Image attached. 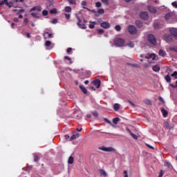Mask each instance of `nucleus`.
I'll use <instances>...</instances> for the list:
<instances>
[{"instance_id":"nucleus-7","label":"nucleus","mask_w":177,"mask_h":177,"mask_svg":"<svg viewBox=\"0 0 177 177\" xmlns=\"http://www.w3.org/2000/svg\"><path fill=\"white\" fill-rule=\"evenodd\" d=\"M98 149L99 150H102V151H107V152L115 151V149L111 147H106L104 146H102V147H100Z\"/></svg>"},{"instance_id":"nucleus-49","label":"nucleus","mask_w":177,"mask_h":177,"mask_svg":"<svg viewBox=\"0 0 177 177\" xmlns=\"http://www.w3.org/2000/svg\"><path fill=\"white\" fill-rule=\"evenodd\" d=\"M92 114L94 117H99V113L97 111L92 112Z\"/></svg>"},{"instance_id":"nucleus-35","label":"nucleus","mask_w":177,"mask_h":177,"mask_svg":"<svg viewBox=\"0 0 177 177\" xmlns=\"http://www.w3.org/2000/svg\"><path fill=\"white\" fill-rule=\"evenodd\" d=\"M50 15H55V14L57 13V10H56L55 8H53L50 10Z\"/></svg>"},{"instance_id":"nucleus-18","label":"nucleus","mask_w":177,"mask_h":177,"mask_svg":"<svg viewBox=\"0 0 177 177\" xmlns=\"http://www.w3.org/2000/svg\"><path fill=\"white\" fill-rule=\"evenodd\" d=\"M147 8H148L149 10L151 12V13H155L156 8H154V7H153L151 6H148Z\"/></svg>"},{"instance_id":"nucleus-5","label":"nucleus","mask_w":177,"mask_h":177,"mask_svg":"<svg viewBox=\"0 0 177 177\" xmlns=\"http://www.w3.org/2000/svg\"><path fill=\"white\" fill-rule=\"evenodd\" d=\"M76 19L77 20V26L78 28H82V30H86V25H85V24H82V21L78 17H76Z\"/></svg>"},{"instance_id":"nucleus-26","label":"nucleus","mask_w":177,"mask_h":177,"mask_svg":"<svg viewBox=\"0 0 177 177\" xmlns=\"http://www.w3.org/2000/svg\"><path fill=\"white\" fill-rule=\"evenodd\" d=\"M41 155H35L34 156V161L35 162H37L39 158H41Z\"/></svg>"},{"instance_id":"nucleus-47","label":"nucleus","mask_w":177,"mask_h":177,"mask_svg":"<svg viewBox=\"0 0 177 177\" xmlns=\"http://www.w3.org/2000/svg\"><path fill=\"white\" fill-rule=\"evenodd\" d=\"M171 77H174L176 80H177V71L174 72V73L171 75Z\"/></svg>"},{"instance_id":"nucleus-14","label":"nucleus","mask_w":177,"mask_h":177,"mask_svg":"<svg viewBox=\"0 0 177 177\" xmlns=\"http://www.w3.org/2000/svg\"><path fill=\"white\" fill-rule=\"evenodd\" d=\"M80 138V133H77V134H73L71 136V138L69 140H75V139Z\"/></svg>"},{"instance_id":"nucleus-57","label":"nucleus","mask_w":177,"mask_h":177,"mask_svg":"<svg viewBox=\"0 0 177 177\" xmlns=\"http://www.w3.org/2000/svg\"><path fill=\"white\" fill-rule=\"evenodd\" d=\"M51 23L53 24H57V20L56 19H54L52 20Z\"/></svg>"},{"instance_id":"nucleus-63","label":"nucleus","mask_w":177,"mask_h":177,"mask_svg":"<svg viewBox=\"0 0 177 177\" xmlns=\"http://www.w3.org/2000/svg\"><path fill=\"white\" fill-rule=\"evenodd\" d=\"M15 26H16V24H15V23L11 24V28H15Z\"/></svg>"},{"instance_id":"nucleus-58","label":"nucleus","mask_w":177,"mask_h":177,"mask_svg":"<svg viewBox=\"0 0 177 177\" xmlns=\"http://www.w3.org/2000/svg\"><path fill=\"white\" fill-rule=\"evenodd\" d=\"M13 21H15V23H19V18L15 17V18L13 19Z\"/></svg>"},{"instance_id":"nucleus-60","label":"nucleus","mask_w":177,"mask_h":177,"mask_svg":"<svg viewBox=\"0 0 177 177\" xmlns=\"http://www.w3.org/2000/svg\"><path fill=\"white\" fill-rule=\"evenodd\" d=\"M147 147H149V149H152L153 150H154V147L151 146V145H149V144H147Z\"/></svg>"},{"instance_id":"nucleus-8","label":"nucleus","mask_w":177,"mask_h":177,"mask_svg":"<svg viewBox=\"0 0 177 177\" xmlns=\"http://www.w3.org/2000/svg\"><path fill=\"white\" fill-rule=\"evenodd\" d=\"M140 17L142 20H147L149 19V13L147 12H142L140 14Z\"/></svg>"},{"instance_id":"nucleus-4","label":"nucleus","mask_w":177,"mask_h":177,"mask_svg":"<svg viewBox=\"0 0 177 177\" xmlns=\"http://www.w3.org/2000/svg\"><path fill=\"white\" fill-rule=\"evenodd\" d=\"M128 31L131 35H135V34H137L138 32V29H136V27H135L134 26L129 25L128 26Z\"/></svg>"},{"instance_id":"nucleus-59","label":"nucleus","mask_w":177,"mask_h":177,"mask_svg":"<svg viewBox=\"0 0 177 177\" xmlns=\"http://www.w3.org/2000/svg\"><path fill=\"white\" fill-rule=\"evenodd\" d=\"M24 23H25L26 24H28V18H25L24 19Z\"/></svg>"},{"instance_id":"nucleus-33","label":"nucleus","mask_w":177,"mask_h":177,"mask_svg":"<svg viewBox=\"0 0 177 177\" xmlns=\"http://www.w3.org/2000/svg\"><path fill=\"white\" fill-rule=\"evenodd\" d=\"M129 133H130V135H131V136L133 138V139H138V136H136V134H135V133H132V132H131V131H129Z\"/></svg>"},{"instance_id":"nucleus-21","label":"nucleus","mask_w":177,"mask_h":177,"mask_svg":"<svg viewBox=\"0 0 177 177\" xmlns=\"http://www.w3.org/2000/svg\"><path fill=\"white\" fill-rule=\"evenodd\" d=\"M169 50H171L172 52H176L177 53V46H170Z\"/></svg>"},{"instance_id":"nucleus-55","label":"nucleus","mask_w":177,"mask_h":177,"mask_svg":"<svg viewBox=\"0 0 177 177\" xmlns=\"http://www.w3.org/2000/svg\"><path fill=\"white\" fill-rule=\"evenodd\" d=\"M71 50H73V48H68L66 49V53H68V54H70L71 52Z\"/></svg>"},{"instance_id":"nucleus-30","label":"nucleus","mask_w":177,"mask_h":177,"mask_svg":"<svg viewBox=\"0 0 177 177\" xmlns=\"http://www.w3.org/2000/svg\"><path fill=\"white\" fill-rule=\"evenodd\" d=\"M72 9L71 6H66L65 7V12H66L67 13H70V12H71Z\"/></svg>"},{"instance_id":"nucleus-45","label":"nucleus","mask_w":177,"mask_h":177,"mask_svg":"<svg viewBox=\"0 0 177 177\" xmlns=\"http://www.w3.org/2000/svg\"><path fill=\"white\" fill-rule=\"evenodd\" d=\"M46 46H50L52 45V42L50 41H46L45 43Z\"/></svg>"},{"instance_id":"nucleus-9","label":"nucleus","mask_w":177,"mask_h":177,"mask_svg":"<svg viewBox=\"0 0 177 177\" xmlns=\"http://www.w3.org/2000/svg\"><path fill=\"white\" fill-rule=\"evenodd\" d=\"M100 27H102V28L107 29L109 27H111V25L109 22L104 21L100 23Z\"/></svg>"},{"instance_id":"nucleus-62","label":"nucleus","mask_w":177,"mask_h":177,"mask_svg":"<svg viewBox=\"0 0 177 177\" xmlns=\"http://www.w3.org/2000/svg\"><path fill=\"white\" fill-rule=\"evenodd\" d=\"M27 38H31V35L29 32L26 33Z\"/></svg>"},{"instance_id":"nucleus-15","label":"nucleus","mask_w":177,"mask_h":177,"mask_svg":"<svg viewBox=\"0 0 177 177\" xmlns=\"http://www.w3.org/2000/svg\"><path fill=\"white\" fill-rule=\"evenodd\" d=\"M44 37H45V38H53V35H52V33L46 32L44 34Z\"/></svg>"},{"instance_id":"nucleus-51","label":"nucleus","mask_w":177,"mask_h":177,"mask_svg":"<svg viewBox=\"0 0 177 177\" xmlns=\"http://www.w3.org/2000/svg\"><path fill=\"white\" fill-rule=\"evenodd\" d=\"M64 16H65L66 20H70V17H71L70 14H64Z\"/></svg>"},{"instance_id":"nucleus-28","label":"nucleus","mask_w":177,"mask_h":177,"mask_svg":"<svg viewBox=\"0 0 177 177\" xmlns=\"http://www.w3.org/2000/svg\"><path fill=\"white\" fill-rule=\"evenodd\" d=\"M31 16H32V17H35V19H39V15H38V13L37 12H32Z\"/></svg>"},{"instance_id":"nucleus-36","label":"nucleus","mask_w":177,"mask_h":177,"mask_svg":"<svg viewBox=\"0 0 177 177\" xmlns=\"http://www.w3.org/2000/svg\"><path fill=\"white\" fill-rule=\"evenodd\" d=\"M115 30L116 31H121V26H120V25H116V26H115Z\"/></svg>"},{"instance_id":"nucleus-29","label":"nucleus","mask_w":177,"mask_h":177,"mask_svg":"<svg viewBox=\"0 0 177 177\" xmlns=\"http://www.w3.org/2000/svg\"><path fill=\"white\" fill-rule=\"evenodd\" d=\"M167 55V53H165V51L160 50L159 51V55L162 56V57H164V56H165Z\"/></svg>"},{"instance_id":"nucleus-52","label":"nucleus","mask_w":177,"mask_h":177,"mask_svg":"<svg viewBox=\"0 0 177 177\" xmlns=\"http://www.w3.org/2000/svg\"><path fill=\"white\" fill-rule=\"evenodd\" d=\"M35 10H37V6H34L32 7L29 12H35Z\"/></svg>"},{"instance_id":"nucleus-22","label":"nucleus","mask_w":177,"mask_h":177,"mask_svg":"<svg viewBox=\"0 0 177 177\" xmlns=\"http://www.w3.org/2000/svg\"><path fill=\"white\" fill-rule=\"evenodd\" d=\"M100 174L102 176H107V173L106 172V171H104V170L102 169H100Z\"/></svg>"},{"instance_id":"nucleus-24","label":"nucleus","mask_w":177,"mask_h":177,"mask_svg":"<svg viewBox=\"0 0 177 177\" xmlns=\"http://www.w3.org/2000/svg\"><path fill=\"white\" fill-rule=\"evenodd\" d=\"M120 121V118H115L113 119L112 122L115 125H117L118 124V122Z\"/></svg>"},{"instance_id":"nucleus-3","label":"nucleus","mask_w":177,"mask_h":177,"mask_svg":"<svg viewBox=\"0 0 177 177\" xmlns=\"http://www.w3.org/2000/svg\"><path fill=\"white\" fill-rule=\"evenodd\" d=\"M114 44L116 46L122 47L125 44V40L121 38H116L114 40Z\"/></svg>"},{"instance_id":"nucleus-39","label":"nucleus","mask_w":177,"mask_h":177,"mask_svg":"<svg viewBox=\"0 0 177 177\" xmlns=\"http://www.w3.org/2000/svg\"><path fill=\"white\" fill-rule=\"evenodd\" d=\"M97 13H99V15H103V13H104V10L103 8L99 9Z\"/></svg>"},{"instance_id":"nucleus-31","label":"nucleus","mask_w":177,"mask_h":177,"mask_svg":"<svg viewBox=\"0 0 177 177\" xmlns=\"http://www.w3.org/2000/svg\"><path fill=\"white\" fill-rule=\"evenodd\" d=\"M96 24V22H91L88 27L89 28H95V25Z\"/></svg>"},{"instance_id":"nucleus-42","label":"nucleus","mask_w":177,"mask_h":177,"mask_svg":"<svg viewBox=\"0 0 177 177\" xmlns=\"http://www.w3.org/2000/svg\"><path fill=\"white\" fill-rule=\"evenodd\" d=\"M42 15H43V16H48V10H44L42 11Z\"/></svg>"},{"instance_id":"nucleus-19","label":"nucleus","mask_w":177,"mask_h":177,"mask_svg":"<svg viewBox=\"0 0 177 177\" xmlns=\"http://www.w3.org/2000/svg\"><path fill=\"white\" fill-rule=\"evenodd\" d=\"M6 6H8V8H12V6H14L15 5V3L13 2V1H11L10 2H8L6 3Z\"/></svg>"},{"instance_id":"nucleus-6","label":"nucleus","mask_w":177,"mask_h":177,"mask_svg":"<svg viewBox=\"0 0 177 177\" xmlns=\"http://www.w3.org/2000/svg\"><path fill=\"white\" fill-rule=\"evenodd\" d=\"M147 40L149 44H152V45H156V37L154 35L149 34L147 35Z\"/></svg>"},{"instance_id":"nucleus-41","label":"nucleus","mask_w":177,"mask_h":177,"mask_svg":"<svg viewBox=\"0 0 177 177\" xmlns=\"http://www.w3.org/2000/svg\"><path fill=\"white\" fill-rule=\"evenodd\" d=\"M144 103H145V104H149V105H150V104H151V101H150L149 100H144Z\"/></svg>"},{"instance_id":"nucleus-38","label":"nucleus","mask_w":177,"mask_h":177,"mask_svg":"<svg viewBox=\"0 0 177 177\" xmlns=\"http://www.w3.org/2000/svg\"><path fill=\"white\" fill-rule=\"evenodd\" d=\"M97 31L100 35H101V34L104 33V30H103V29H97Z\"/></svg>"},{"instance_id":"nucleus-53","label":"nucleus","mask_w":177,"mask_h":177,"mask_svg":"<svg viewBox=\"0 0 177 177\" xmlns=\"http://www.w3.org/2000/svg\"><path fill=\"white\" fill-rule=\"evenodd\" d=\"M25 12L24 9H21L18 11L17 15H21V13H24Z\"/></svg>"},{"instance_id":"nucleus-50","label":"nucleus","mask_w":177,"mask_h":177,"mask_svg":"<svg viewBox=\"0 0 177 177\" xmlns=\"http://www.w3.org/2000/svg\"><path fill=\"white\" fill-rule=\"evenodd\" d=\"M8 0H3L0 2V5H6Z\"/></svg>"},{"instance_id":"nucleus-1","label":"nucleus","mask_w":177,"mask_h":177,"mask_svg":"<svg viewBox=\"0 0 177 177\" xmlns=\"http://www.w3.org/2000/svg\"><path fill=\"white\" fill-rule=\"evenodd\" d=\"M145 59H147L148 60H150V59H152V61H149L148 64H145V67H152V70L153 71H156V65L154 64L156 63V54L152 53L149 54L148 56L145 57Z\"/></svg>"},{"instance_id":"nucleus-64","label":"nucleus","mask_w":177,"mask_h":177,"mask_svg":"<svg viewBox=\"0 0 177 177\" xmlns=\"http://www.w3.org/2000/svg\"><path fill=\"white\" fill-rule=\"evenodd\" d=\"M156 71H160V66H157L156 67Z\"/></svg>"},{"instance_id":"nucleus-54","label":"nucleus","mask_w":177,"mask_h":177,"mask_svg":"<svg viewBox=\"0 0 177 177\" xmlns=\"http://www.w3.org/2000/svg\"><path fill=\"white\" fill-rule=\"evenodd\" d=\"M104 5H109V0H101Z\"/></svg>"},{"instance_id":"nucleus-11","label":"nucleus","mask_w":177,"mask_h":177,"mask_svg":"<svg viewBox=\"0 0 177 177\" xmlns=\"http://www.w3.org/2000/svg\"><path fill=\"white\" fill-rule=\"evenodd\" d=\"M93 85H95L96 86L97 88H100V84H101L100 80L97 79V80H94L93 82Z\"/></svg>"},{"instance_id":"nucleus-34","label":"nucleus","mask_w":177,"mask_h":177,"mask_svg":"<svg viewBox=\"0 0 177 177\" xmlns=\"http://www.w3.org/2000/svg\"><path fill=\"white\" fill-rule=\"evenodd\" d=\"M70 5H77V1L75 0H68Z\"/></svg>"},{"instance_id":"nucleus-10","label":"nucleus","mask_w":177,"mask_h":177,"mask_svg":"<svg viewBox=\"0 0 177 177\" xmlns=\"http://www.w3.org/2000/svg\"><path fill=\"white\" fill-rule=\"evenodd\" d=\"M171 34L174 35L176 39H177V28H171L169 29Z\"/></svg>"},{"instance_id":"nucleus-23","label":"nucleus","mask_w":177,"mask_h":177,"mask_svg":"<svg viewBox=\"0 0 177 177\" xmlns=\"http://www.w3.org/2000/svg\"><path fill=\"white\" fill-rule=\"evenodd\" d=\"M161 111H162V114L163 117L165 118V117H167V115H168V112L167 111V110L162 109Z\"/></svg>"},{"instance_id":"nucleus-27","label":"nucleus","mask_w":177,"mask_h":177,"mask_svg":"<svg viewBox=\"0 0 177 177\" xmlns=\"http://www.w3.org/2000/svg\"><path fill=\"white\" fill-rule=\"evenodd\" d=\"M165 167H167V168H171L172 165H171V163H169V162L165 160Z\"/></svg>"},{"instance_id":"nucleus-17","label":"nucleus","mask_w":177,"mask_h":177,"mask_svg":"<svg viewBox=\"0 0 177 177\" xmlns=\"http://www.w3.org/2000/svg\"><path fill=\"white\" fill-rule=\"evenodd\" d=\"M80 88L81 89L82 92H83L84 95H86V93H88V91H86V88H85L84 86H80Z\"/></svg>"},{"instance_id":"nucleus-2","label":"nucleus","mask_w":177,"mask_h":177,"mask_svg":"<svg viewBox=\"0 0 177 177\" xmlns=\"http://www.w3.org/2000/svg\"><path fill=\"white\" fill-rule=\"evenodd\" d=\"M165 20L168 21V23H175L176 21V15L174 12H168L165 16Z\"/></svg>"},{"instance_id":"nucleus-61","label":"nucleus","mask_w":177,"mask_h":177,"mask_svg":"<svg viewBox=\"0 0 177 177\" xmlns=\"http://www.w3.org/2000/svg\"><path fill=\"white\" fill-rule=\"evenodd\" d=\"M82 6H86V1H82Z\"/></svg>"},{"instance_id":"nucleus-20","label":"nucleus","mask_w":177,"mask_h":177,"mask_svg":"<svg viewBox=\"0 0 177 177\" xmlns=\"http://www.w3.org/2000/svg\"><path fill=\"white\" fill-rule=\"evenodd\" d=\"M164 127L165 129H171V125H169V122H165Z\"/></svg>"},{"instance_id":"nucleus-46","label":"nucleus","mask_w":177,"mask_h":177,"mask_svg":"<svg viewBox=\"0 0 177 177\" xmlns=\"http://www.w3.org/2000/svg\"><path fill=\"white\" fill-rule=\"evenodd\" d=\"M127 46H129V48H134L135 44H133V43L130 42L127 44Z\"/></svg>"},{"instance_id":"nucleus-13","label":"nucleus","mask_w":177,"mask_h":177,"mask_svg":"<svg viewBox=\"0 0 177 177\" xmlns=\"http://www.w3.org/2000/svg\"><path fill=\"white\" fill-rule=\"evenodd\" d=\"M136 25L138 28H142L143 27V23H142L140 20L136 21Z\"/></svg>"},{"instance_id":"nucleus-40","label":"nucleus","mask_w":177,"mask_h":177,"mask_svg":"<svg viewBox=\"0 0 177 177\" xmlns=\"http://www.w3.org/2000/svg\"><path fill=\"white\" fill-rule=\"evenodd\" d=\"M104 121H105V122H106V124H109V125H113L111 122L110 120H109V119H107V118H104Z\"/></svg>"},{"instance_id":"nucleus-56","label":"nucleus","mask_w":177,"mask_h":177,"mask_svg":"<svg viewBox=\"0 0 177 177\" xmlns=\"http://www.w3.org/2000/svg\"><path fill=\"white\" fill-rule=\"evenodd\" d=\"M171 5H172V6H174V8H177V3H176V1L173 2L171 3Z\"/></svg>"},{"instance_id":"nucleus-43","label":"nucleus","mask_w":177,"mask_h":177,"mask_svg":"<svg viewBox=\"0 0 177 177\" xmlns=\"http://www.w3.org/2000/svg\"><path fill=\"white\" fill-rule=\"evenodd\" d=\"M95 6L96 8H100L102 6V3H100V1L96 2Z\"/></svg>"},{"instance_id":"nucleus-12","label":"nucleus","mask_w":177,"mask_h":177,"mask_svg":"<svg viewBox=\"0 0 177 177\" xmlns=\"http://www.w3.org/2000/svg\"><path fill=\"white\" fill-rule=\"evenodd\" d=\"M165 41H166V42H171L172 36H171L170 35H166L165 36Z\"/></svg>"},{"instance_id":"nucleus-48","label":"nucleus","mask_w":177,"mask_h":177,"mask_svg":"<svg viewBox=\"0 0 177 177\" xmlns=\"http://www.w3.org/2000/svg\"><path fill=\"white\" fill-rule=\"evenodd\" d=\"M162 176H164V170H160V171L159 172L158 177H162Z\"/></svg>"},{"instance_id":"nucleus-37","label":"nucleus","mask_w":177,"mask_h":177,"mask_svg":"<svg viewBox=\"0 0 177 177\" xmlns=\"http://www.w3.org/2000/svg\"><path fill=\"white\" fill-rule=\"evenodd\" d=\"M64 59H65L66 60H68L70 64H71V63H73V61H71V58L70 57H68V56H65V57H64Z\"/></svg>"},{"instance_id":"nucleus-44","label":"nucleus","mask_w":177,"mask_h":177,"mask_svg":"<svg viewBox=\"0 0 177 177\" xmlns=\"http://www.w3.org/2000/svg\"><path fill=\"white\" fill-rule=\"evenodd\" d=\"M36 10L41 12L42 10V7H41V6H36Z\"/></svg>"},{"instance_id":"nucleus-32","label":"nucleus","mask_w":177,"mask_h":177,"mask_svg":"<svg viewBox=\"0 0 177 177\" xmlns=\"http://www.w3.org/2000/svg\"><path fill=\"white\" fill-rule=\"evenodd\" d=\"M165 80L167 82H171V76L169 75H167L165 77Z\"/></svg>"},{"instance_id":"nucleus-25","label":"nucleus","mask_w":177,"mask_h":177,"mask_svg":"<svg viewBox=\"0 0 177 177\" xmlns=\"http://www.w3.org/2000/svg\"><path fill=\"white\" fill-rule=\"evenodd\" d=\"M74 162V158L73 156H70L68 159V164H73Z\"/></svg>"},{"instance_id":"nucleus-16","label":"nucleus","mask_w":177,"mask_h":177,"mask_svg":"<svg viewBox=\"0 0 177 177\" xmlns=\"http://www.w3.org/2000/svg\"><path fill=\"white\" fill-rule=\"evenodd\" d=\"M113 110L115 111H118L120 110V104L116 103L113 104Z\"/></svg>"}]
</instances>
